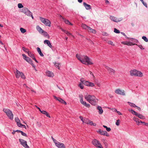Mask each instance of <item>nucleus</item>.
I'll list each match as a JSON object with an SVG mask.
<instances>
[{
  "instance_id": "nucleus-1",
  "label": "nucleus",
  "mask_w": 148,
  "mask_h": 148,
  "mask_svg": "<svg viewBox=\"0 0 148 148\" xmlns=\"http://www.w3.org/2000/svg\"><path fill=\"white\" fill-rule=\"evenodd\" d=\"M76 56L77 59L84 64L88 65L93 64L91 60L87 56L77 54Z\"/></svg>"
},
{
  "instance_id": "nucleus-2",
  "label": "nucleus",
  "mask_w": 148,
  "mask_h": 148,
  "mask_svg": "<svg viewBox=\"0 0 148 148\" xmlns=\"http://www.w3.org/2000/svg\"><path fill=\"white\" fill-rule=\"evenodd\" d=\"M84 97L86 101L93 105H95L98 101V99H97L95 96L93 95H85Z\"/></svg>"
},
{
  "instance_id": "nucleus-3",
  "label": "nucleus",
  "mask_w": 148,
  "mask_h": 148,
  "mask_svg": "<svg viewBox=\"0 0 148 148\" xmlns=\"http://www.w3.org/2000/svg\"><path fill=\"white\" fill-rule=\"evenodd\" d=\"M3 111L6 114L8 118L11 120L13 119V114L12 111L8 109L4 108Z\"/></svg>"
},
{
  "instance_id": "nucleus-4",
  "label": "nucleus",
  "mask_w": 148,
  "mask_h": 148,
  "mask_svg": "<svg viewBox=\"0 0 148 148\" xmlns=\"http://www.w3.org/2000/svg\"><path fill=\"white\" fill-rule=\"evenodd\" d=\"M22 12L29 17L31 16L32 19H34L32 13L27 8H24L22 10Z\"/></svg>"
},
{
  "instance_id": "nucleus-5",
  "label": "nucleus",
  "mask_w": 148,
  "mask_h": 148,
  "mask_svg": "<svg viewBox=\"0 0 148 148\" xmlns=\"http://www.w3.org/2000/svg\"><path fill=\"white\" fill-rule=\"evenodd\" d=\"M40 19L42 23L44 24L46 26L49 27L51 26V22L48 19L42 17H40Z\"/></svg>"
},
{
  "instance_id": "nucleus-6",
  "label": "nucleus",
  "mask_w": 148,
  "mask_h": 148,
  "mask_svg": "<svg viewBox=\"0 0 148 148\" xmlns=\"http://www.w3.org/2000/svg\"><path fill=\"white\" fill-rule=\"evenodd\" d=\"M92 144L98 148H103L100 143L97 140L94 139L92 141Z\"/></svg>"
},
{
  "instance_id": "nucleus-7",
  "label": "nucleus",
  "mask_w": 148,
  "mask_h": 148,
  "mask_svg": "<svg viewBox=\"0 0 148 148\" xmlns=\"http://www.w3.org/2000/svg\"><path fill=\"white\" fill-rule=\"evenodd\" d=\"M14 73L17 78H19L21 76V77L23 79L25 78V77L23 73L22 72L19 71L17 69H16V71L14 72Z\"/></svg>"
},
{
  "instance_id": "nucleus-8",
  "label": "nucleus",
  "mask_w": 148,
  "mask_h": 148,
  "mask_svg": "<svg viewBox=\"0 0 148 148\" xmlns=\"http://www.w3.org/2000/svg\"><path fill=\"white\" fill-rule=\"evenodd\" d=\"M80 99V101L81 103L83 105L86 106L87 108H89L90 107V105L89 104L86 103V102L83 100V96L82 95L79 96Z\"/></svg>"
},
{
  "instance_id": "nucleus-9",
  "label": "nucleus",
  "mask_w": 148,
  "mask_h": 148,
  "mask_svg": "<svg viewBox=\"0 0 148 148\" xmlns=\"http://www.w3.org/2000/svg\"><path fill=\"white\" fill-rule=\"evenodd\" d=\"M19 140L20 144L25 148H29V147L27 144V142L26 141L22 139H19Z\"/></svg>"
},
{
  "instance_id": "nucleus-10",
  "label": "nucleus",
  "mask_w": 148,
  "mask_h": 148,
  "mask_svg": "<svg viewBox=\"0 0 148 148\" xmlns=\"http://www.w3.org/2000/svg\"><path fill=\"white\" fill-rule=\"evenodd\" d=\"M103 66L108 71V72L110 75H112L114 74L115 71L113 69L105 65H104Z\"/></svg>"
},
{
  "instance_id": "nucleus-11",
  "label": "nucleus",
  "mask_w": 148,
  "mask_h": 148,
  "mask_svg": "<svg viewBox=\"0 0 148 148\" xmlns=\"http://www.w3.org/2000/svg\"><path fill=\"white\" fill-rule=\"evenodd\" d=\"M110 18L111 20L116 22H120L123 19V18L122 17L117 18L112 16H110Z\"/></svg>"
},
{
  "instance_id": "nucleus-12",
  "label": "nucleus",
  "mask_w": 148,
  "mask_h": 148,
  "mask_svg": "<svg viewBox=\"0 0 148 148\" xmlns=\"http://www.w3.org/2000/svg\"><path fill=\"white\" fill-rule=\"evenodd\" d=\"M117 94L122 95H125V94L124 91L121 90L120 89H116L114 91Z\"/></svg>"
},
{
  "instance_id": "nucleus-13",
  "label": "nucleus",
  "mask_w": 148,
  "mask_h": 148,
  "mask_svg": "<svg viewBox=\"0 0 148 148\" xmlns=\"http://www.w3.org/2000/svg\"><path fill=\"white\" fill-rule=\"evenodd\" d=\"M53 97L55 99L58 101L64 104L65 105L66 104V102L62 99L59 97H57L55 96H53Z\"/></svg>"
},
{
  "instance_id": "nucleus-14",
  "label": "nucleus",
  "mask_w": 148,
  "mask_h": 148,
  "mask_svg": "<svg viewBox=\"0 0 148 148\" xmlns=\"http://www.w3.org/2000/svg\"><path fill=\"white\" fill-rule=\"evenodd\" d=\"M56 146L58 148H65V146L64 144L62 143L58 142L56 143Z\"/></svg>"
},
{
  "instance_id": "nucleus-15",
  "label": "nucleus",
  "mask_w": 148,
  "mask_h": 148,
  "mask_svg": "<svg viewBox=\"0 0 148 148\" xmlns=\"http://www.w3.org/2000/svg\"><path fill=\"white\" fill-rule=\"evenodd\" d=\"M46 75L48 77H53L54 76L53 73L51 71H47L46 72Z\"/></svg>"
},
{
  "instance_id": "nucleus-16",
  "label": "nucleus",
  "mask_w": 148,
  "mask_h": 148,
  "mask_svg": "<svg viewBox=\"0 0 148 148\" xmlns=\"http://www.w3.org/2000/svg\"><path fill=\"white\" fill-rule=\"evenodd\" d=\"M22 56L23 57V59H25L27 62L29 63H31L32 61L29 57H27L24 54H23Z\"/></svg>"
},
{
  "instance_id": "nucleus-17",
  "label": "nucleus",
  "mask_w": 148,
  "mask_h": 148,
  "mask_svg": "<svg viewBox=\"0 0 148 148\" xmlns=\"http://www.w3.org/2000/svg\"><path fill=\"white\" fill-rule=\"evenodd\" d=\"M121 43L124 45H126L128 46H132L135 45V44L129 42H122Z\"/></svg>"
},
{
  "instance_id": "nucleus-18",
  "label": "nucleus",
  "mask_w": 148,
  "mask_h": 148,
  "mask_svg": "<svg viewBox=\"0 0 148 148\" xmlns=\"http://www.w3.org/2000/svg\"><path fill=\"white\" fill-rule=\"evenodd\" d=\"M136 69L131 70L130 71V75L132 76L136 77Z\"/></svg>"
},
{
  "instance_id": "nucleus-19",
  "label": "nucleus",
  "mask_w": 148,
  "mask_h": 148,
  "mask_svg": "<svg viewBox=\"0 0 148 148\" xmlns=\"http://www.w3.org/2000/svg\"><path fill=\"white\" fill-rule=\"evenodd\" d=\"M143 75V73L141 71L137 70L136 77H142Z\"/></svg>"
},
{
  "instance_id": "nucleus-20",
  "label": "nucleus",
  "mask_w": 148,
  "mask_h": 148,
  "mask_svg": "<svg viewBox=\"0 0 148 148\" xmlns=\"http://www.w3.org/2000/svg\"><path fill=\"white\" fill-rule=\"evenodd\" d=\"M36 29L41 34H42L44 31L39 25L36 26Z\"/></svg>"
},
{
  "instance_id": "nucleus-21",
  "label": "nucleus",
  "mask_w": 148,
  "mask_h": 148,
  "mask_svg": "<svg viewBox=\"0 0 148 148\" xmlns=\"http://www.w3.org/2000/svg\"><path fill=\"white\" fill-rule=\"evenodd\" d=\"M15 120L16 123V124L18 126H20L21 125V123L20 120L18 119V118L17 117H16L15 119Z\"/></svg>"
},
{
  "instance_id": "nucleus-22",
  "label": "nucleus",
  "mask_w": 148,
  "mask_h": 148,
  "mask_svg": "<svg viewBox=\"0 0 148 148\" xmlns=\"http://www.w3.org/2000/svg\"><path fill=\"white\" fill-rule=\"evenodd\" d=\"M97 109L98 110V112L99 114H101L103 113V110L101 106H98L97 107Z\"/></svg>"
},
{
  "instance_id": "nucleus-23",
  "label": "nucleus",
  "mask_w": 148,
  "mask_h": 148,
  "mask_svg": "<svg viewBox=\"0 0 148 148\" xmlns=\"http://www.w3.org/2000/svg\"><path fill=\"white\" fill-rule=\"evenodd\" d=\"M83 5L86 10H89L91 9V6L90 5L87 4L85 2L83 3Z\"/></svg>"
},
{
  "instance_id": "nucleus-24",
  "label": "nucleus",
  "mask_w": 148,
  "mask_h": 148,
  "mask_svg": "<svg viewBox=\"0 0 148 148\" xmlns=\"http://www.w3.org/2000/svg\"><path fill=\"white\" fill-rule=\"evenodd\" d=\"M80 81L82 84L85 85L89 86V82L88 81H85L82 80V79H81Z\"/></svg>"
},
{
  "instance_id": "nucleus-25",
  "label": "nucleus",
  "mask_w": 148,
  "mask_h": 148,
  "mask_svg": "<svg viewBox=\"0 0 148 148\" xmlns=\"http://www.w3.org/2000/svg\"><path fill=\"white\" fill-rule=\"evenodd\" d=\"M40 112L42 114L45 115L47 117L49 118H51V116L49 115V113L46 111L44 110H42Z\"/></svg>"
},
{
  "instance_id": "nucleus-26",
  "label": "nucleus",
  "mask_w": 148,
  "mask_h": 148,
  "mask_svg": "<svg viewBox=\"0 0 148 148\" xmlns=\"http://www.w3.org/2000/svg\"><path fill=\"white\" fill-rule=\"evenodd\" d=\"M100 134L104 136L106 135L107 136H109V134H108L107 132L106 131L102 130Z\"/></svg>"
},
{
  "instance_id": "nucleus-27",
  "label": "nucleus",
  "mask_w": 148,
  "mask_h": 148,
  "mask_svg": "<svg viewBox=\"0 0 148 148\" xmlns=\"http://www.w3.org/2000/svg\"><path fill=\"white\" fill-rule=\"evenodd\" d=\"M88 31L90 32H92V33H96V31L95 30L92 29L90 27H88Z\"/></svg>"
},
{
  "instance_id": "nucleus-28",
  "label": "nucleus",
  "mask_w": 148,
  "mask_h": 148,
  "mask_svg": "<svg viewBox=\"0 0 148 148\" xmlns=\"http://www.w3.org/2000/svg\"><path fill=\"white\" fill-rule=\"evenodd\" d=\"M136 116L138 117L139 118H140V119H145V116H143L142 114H139L138 113H137V114H136Z\"/></svg>"
},
{
  "instance_id": "nucleus-29",
  "label": "nucleus",
  "mask_w": 148,
  "mask_h": 148,
  "mask_svg": "<svg viewBox=\"0 0 148 148\" xmlns=\"http://www.w3.org/2000/svg\"><path fill=\"white\" fill-rule=\"evenodd\" d=\"M44 43L45 44H47L48 46H52L49 41V40H45L44 41Z\"/></svg>"
},
{
  "instance_id": "nucleus-30",
  "label": "nucleus",
  "mask_w": 148,
  "mask_h": 148,
  "mask_svg": "<svg viewBox=\"0 0 148 148\" xmlns=\"http://www.w3.org/2000/svg\"><path fill=\"white\" fill-rule=\"evenodd\" d=\"M41 34L44 36L45 37L49 38V36L47 32L44 31Z\"/></svg>"
},
{
  "instance_id": "nucleus-31",
  "label": "nucleus",
  "mask_w": 148,
  "mask_h": 148,
  "mask_svg": "<svg viewBox=\"0 0 148 148\" xmlns=\"http://www.w3.org/2000/svg\"><path fill=\"white\" fill-rule=\"evenodd\" d=\"M37 49L40 55L41 56H44L43 54L42 53L40 49L38 47L37 48Z\"/></svg>"
},
{
  "instance_id": "nucleus-32",
  "label": "nucleus",
  "mask_w": 148,
  "mask_h": 148,
  "mask_svg": "<svg viewBox=\"0 0 148 148\" xmlns=\"http://www.w3.org/2000/svg\"><path fill=\"white\" fill-rule=\"evenodd\" d=\"M54 65L56 67L58 68L59 69H60V63L55 62L54 63Z\"/></svg>"
},
{
  "instance_id": "nucleus-33",
  "label": "nucleus",
  "mask_w": 148,
  "mask_h": 148,
  "mask_svg": "<svg viewBox=\"0 0 148 148\" xmlns=\"http://www.w3.org/2000/svg\"><path fill=\"white\" fill-rule=\"evenodd\" d=\"M128 103H129V105L131 107H136V106L134 103H131L129 102H128Z\"/></svg>"
},
{
  "instance_id": "nucleus-34",
  "label": "nucleus",
  "mask_w": 148,
  "mask_h": 148,
  "mask_svg": "<svg viewBox=\"0 0 148 148\" xmlns=\"http://www.w3.org/2000/svg\"><path fill=\"white\" fill-rule=\"evenodd\" d=\"M128 110L129 112H131L132 114H134L136 116L137 113V112H136L135 111L132 109H129Z\"/></svg>"
},
{
  "instance_id": "nucleus-35",
  "label": "nucleus",
  "mask_w": 148,
  "mask_h": 148,
  "mask_svg": "<svg viewBox=\"0 0 148 148\" xmlns=\"http://www.w3.org/2000/svg\"><path fill=\"white\" fill-rule=\"evenodd\" d=\"M64 22L66 24L70 25H73V24L71 23L68 20H66L64 19Z\"/></svg>"
},
{
  "instance_id": "nucleus-36",
  "label": "nucleus",
  "mask_w": 148,
  "mask_h": 148,
  "mask_svg": "<svg viewBox=\"0 0 148 148\" xmlns=\"http://www.w3.org/2000/svg\"><path fill=\"white\" fill-rule=\"evenodd\" d=\"M82 27L84 29H88V27H88L86 25L84 24H82Z\"/></svg>"
},
{
  "instance_id": "nucleus-37",
  "label": "nucleus",
  "mask_w": 148,
  "mask_h": 148,
  "mask_svg": "<svg viewBox=\"0 0 148 148\" xmlns=\"http://www.w3.org/2000/svg\"><path fill=\"white\" fill-rule=\"evenodd\" d=\"M83 84H82L81 82V83H79V84L78 85V86L81 89H83L84 88V86Z\"/></svg>"
},
{
  "instance_id": "nucleus-38",
  "label": "nucleus",
  "mask_w": 148,
  "mask_h": 148,
  "mask_svg": "<svg viewBox=\"0 0 148 148\" xmlns=\"http://www.w3.org/2000/svg\"><path fill=\"white\" fill-rule=\"evenodd\" d=\"M103 127H104L105 128H106V130L108 132H110L111 130V129H110V127H107L105 125H103Z\"/></svg>"
},
{
  "instance_id": "nucleus-39",
  "label": "nucleus",
  "mask_w": 148,
  "mask_h": 148,
  "mask_svg": "<svg viewBox=\"0 0 148 148\" xmlns=\"http://www.w3.org/2000/svg\"><path fill=\"white\" fill-rule=\"evenodd\" d=\"M90 120L88 119H84V123L88 124Z\"/></svg>"
},
{
  "instance_id": "nucleus-40",
  "label": "nucleus",
  "mask_w": 148,
  "mask_h": 148,
  "mask_svg": "<svg viewBox=\"0 0 148 148\" xmlns=\"http://www.w3.org/2000/svg\"><path fill=\"white\" fill-rule=\"evenodd\" d=\"M20 30L21 32L23 33H24L26 32V30L23 28H20Z\"/></svg>"
},
{
  "instance_id": "nucleus-41",
  "label": "nucleus",
  "mask_w": 148,
  "mask_h": 148,
  "mask_svg": "<svg viewBox=\"0 0 148 148\" xmlns=\"http://www.w3.org/2000/svg\"><path fill=\"white\" fill-rule=\"evenodd\" d=\"M88 124H89L91 125H93L94 126H95L96 125V124L95 123H93L92 121H90L89 122Z\"/></svg>"
},
{
  "instance_id": "nucleus-42",
  "label": "nucleus",
  "mask_w": 148,
  "mask_h": 148,
  "mask_svg": "<svg viewBox=\"0 0 148 148\" xmlns=\"http://www.w3.org/2000/svg\"><path fill=\"white\" fill-rule=\"evenodd\" d=\"M27 53L28 54V55L32 58H33L34 56V55L32 53H31L30 51L28 52Z\"/></svg>"
},
{
  "instance_id": "nucleus-43",
  "label": "nucleus",
  "mask_w": 148,
  "mask_h": 148,
  "mask_svg": "<svg viewBox=\"0 0 148 148\" xmlns=\"http://www.w3.org/2000/svg\"><path fill=\"white\" fill-rule=\"evenodd\" d=\"M95 86V85L93 83L89 82V86L93 87H94Z\"/></svg>"
},
{
  "instance_id": "nucleus-44",
  "label": "nucleus",
  "mask_w": 148,
  "mask_h": 148,
  "mask_svg": "<svg viewBox=\"0 0 148 148\" xmlns=\"http://www.w3.org/2000/svg\"><path fill=\"white\" fill-rule=\"evenodd\" d=\"M142 39L144 40L146 42H148V39L145 36H143L142 38Z\"/></svg>"
},
{
  "instance_id": "nucleus-45",
  "label": "nucleus",
  "mask_w": 148,
  "mask_h": 148,
  "mask_svg": "<svg viewBox=\"0 0 148 148\" xmlns=\"http://www.w3.org/2000/svg\"><path fill=\"white\" fill-rule=\"evenodd\" d=\"M23 50L25 52H27V53L29 52V50L27 48H26L25 47H23Z\"/></svg>"
},
{
  "instance_id": "nucleus-46",
  "label": "nucleus",
  "mask_w": 148,
  "mask_h": 148,
  "mask_svg": "<svg viewBox=\"0 0 148 148\" xmlns=\"http://www.w3.org/2000/svg\"><path fill=\"white\" fill-rule=\"evenodd\" d=\"M120 120L119 119H118L116 121V125L117 126H119L120 125Z\"/></svg>"
},
{
  "instance_id": "nucleus-47",
  "label": "nucleus",
  "mask_w": 148,
  "mask_h": 148,
  "mask_svg": "<svg viewBox=\"0 0 148 148\" xmlns=\"http://www.w3.org/2000/svg\"><path fill=\"white\" fill-rule=\"evenodd\" d=\"M114 32L116 33H120V31L115 28L114 29Z\"/></svg>"
},
{
  "instance_id": "nucleus-48",
  "label": "nucleus",
  "mask_w": 148,
  "mask_h": 148,
  "mask_svg": "<svg viewBox=\"0 0 148 148\" xmlns=\"http://www.w3.org/2000/svg\"><path fill=\"white\" fill-rule=\"evenodd\" d=\"M68 36H69L70 35H71L72 37H74L72 35L71 33H69L67 31H65V33Z\"/></svg>"
},
{
  "instance_id": "nucleus-49",
  "label": "nucleus",
  "mask_w": 148,
  "mask_h": 148,
  "mask_svg": "<svg viewBox=\"0 0 148 148\" xmlns=\"http://www.w3.org/2000/svg\"><path fill=\"white\" fill-rule=\"evenodd\" d=\"M18 7L19 8H21L23 7V6L22 5L21 3H18Z\"/></svg>"
},
{
  "instance_id": "nucleus-50",
  "label": "nucleus",
  "mask_w": 148,
  "mask_h": 148,
  "mask_svg": "<svg viewBox=\"0 0 148 148\" xmlns=\"http://www.w3.org/2000/svg\"><path fill=\"white\" fill-rule=\"evenodd\" d=\"M51 138L55 145H56V143H57L58 142L57 141L56 139H54L52 136H51Z\"/></svg>"
},
{
  "instance_id": "nucleus-51",
  "label": "nucleus",
  "mask_w": 148,
  "mask_h": 148,
  "mask_svg": "<svg viewBox=\"0 0 148 148\" xmlns=\"http://www.w3.org/2000/svg\"><path fill=\"white\" fill-rule=\"evenodd\" d=\"M21 135H23V136H25L27 137V134H26L25 133H24V132H22V131H21Z\"/></svg>"
},
{
  "instance_id": "nucleus-52",
  "label": "nucleus",
  "mask_w": 148,
  "mask_h": 148,
  "mask_svg": "<svg viewBox=\"0 0 148 148\" xmlns=\"http://www.w3.org/2000/svg\"><path fill=\"white\" fill-rule=\"evenodd\" d=\"M133 120L135 121L136 122H137L138 121L139 119H138V118H136L135 117H134L133 118Z\"/></svg>"
},
{
  "instance_id": "nucleus-53",
  "label": "nucleus",
  "mask_w": 148,
  "mask_h": 148,
  "mask_svg": "<svg viewBox=\"0 0 148 148\" xmlns=\"http://www.w3.org/2000/svg\"><path fill=\"white\" fill-rule=\"evenodd\" d=\"M108 43L110 44V45H112V46H114V44H113V42L111 41H109L108 42Z\"/></svg>"
},
{
  "instance_id": "nucleus-54",
  "label": "nucleus",
  "mask_w": 148,
  "mask_h": 148,
  "mask_svg": "<svg viewBox=\"0 0 148 148\" xmlns=\"http://www.w3.org/2000/svg\"><path fill=\"white\" fill-rule=\"evenodd\" d=\"M19 127H23L25 128V129H26V126L22 124H21V125H20V126H19Z\"/></svg>"
},
{
  "instance_id": "nucleus-55",
  "label": "nucleus",
  "mask_w": 148,
  "mask_h": 148,
  "mask_svg": "<svg viewBox=\"0 0 148 148\" xmlns=\"http://www.w3.org/2000/svg\"><path fill=\"white\" fill-rule=\"evenodd\" d=\"M79 118L81 119V121H82L83 123H84V120L83 119V117L82 116H80Z\"/></svg>"
},
{
  "instance_id": "nucleus-56",
  "label": "nucleus",
  "mask_w": 148,
  "mask_h": 148,
  "mask_svg": "<svg viewBox=\"0 0 148 148\" xmlns=\"http://www.w3.org/2000/svg\"><path fill=\"white\" fill-rule=\"evenodd\" d=\"M29 63L32 65L33 67H34V68H35V66L34 65V64L32 63V61L31 62V63Z\"/></svg>"
},
{
  "instance_id": "nucleus-57",
  "label": "nucleus",
  "mask_w": 148,
  "mask_h": 148,
  "mask_svg": "<svg viewBox=\"0 0 148 148\" xmlns=\"http://www.w3.org/2000/svg\"><path fill=\"white\" fill-rule=\"evenodd\" d=\"M140 121L139 120L138 121H137V122H136V124L137 125H139V123L140 122Z\"/></svg>"
},
{
  "instance_id": "nucleus-58",
  "label": "nucleus",
  "mask_w": 148,
  "mask_h": 148,
  "mask_svg": "<svg viewBox=\"0 0 148 148\" xmlns=\"http://www.w3.org/2000/svg\"><path fill=\"white\" fill-rule=\"evenodd\" d=\"M90 75L92 76V77H94V75H93V73L92 72H91V71H90Z\"/></svg>"
},
{
  "instance_id": "nucleus-59",
  "label": "nucleus",
  "mask_w": 148,
  "mask_h": 148,
  "mask_svg": "<svg viewBox=\"0 0 148 148\" xmlns=\"http://www.w3.org/2000/svg\"><path fill=\"white\" fill-rule=\"evenodd\" d=\"M117 113L119 114V115H122V114H121L120 112L119 111H117L116 112Z\"/></svg>"
},
{
  "instance_id": "nucleus-60",
  "label": "nucleus",
  "mask_w": 148,
  "mask_h": 148,
  "mask_svg": "<svg viewBox=\"0 0 148 148\" xmlns=\"http://www.w3.org/2000/svg\"><path fill=\"white\" fill-rule=\"evenodd\" d=\"M37 63H38V61L36 60L34 56L33 58H32Z\"/></svg>"
},
{
  "instance_id": "nucleus-61",
  "label": "nucleus",
  "mask_w": 148,
  "mask_h": 148,
  "mask_svg": "<svg viewBox=\"0 0 148 148\" xmlns=\"http://www.w3.org/2000/svg\"><path fill=\"white\" fill-rule=\"evenodd\" d=\"M96 84L99 87H100L101 86V84L99 83H97Z\"/></svg>"
},
{
  "instance_id": "nucleus-62",
  "label": "nucleus",
  "mask_w": 148,
  "mask_h": 148,
  "mask_svg": "<svg viewBox=\"0 0 148 148\" xmlns=\"http://www.w3.org/2000/svg\"><path fill=\"white\" fill-rule=\"evenodd\" d=\"M143 4L145 6L146 8L147 7V4L146 3H143Z\"/></svg>"
},
{
  "instance_id": "nucleus-63",
  "label": "nucleus",
  "mask_w": 148,
  "mask_h": 148,
  "mask_svg": "<svg viewBox=\"0 0 148 148\" xmlns=\"http://www.w3.org/2000/svg\"><path fill=\"white\" fill-rule=\"evenodd\" d=\"M136 108H137V109L139 111H140L141 110L140 108L139 107H138L137 106H136Z\"/></svg>"
},
{
  "instance_id": "nucleus-64",
  "label": "nucleus",
  "mask_w": 148,
  "mask_h": 148,
  "mask_svg": "<svg viewBox=\"0 0 148 148\" xmlns=\"http://www.w3.org/2000/svg\"><path fill=\"white\" fill-rule=\"evenodd\" d=\"M102 130H101V129H99L98 131H97V132L99 133L100 134Z\"/></svg>"
}]
</instances>
